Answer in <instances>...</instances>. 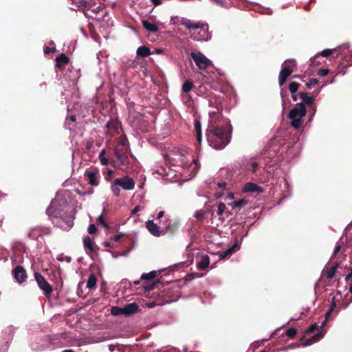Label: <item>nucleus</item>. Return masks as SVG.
<instances>
[{
    "label": "nucleus",
    "instance_id": "nucleus-39",
    "mask_svg": "<svg viewBox=\"0 0 352 352\" xmlns=\"http://www.w3.org/2000/svg\"><path fill=\"white\" fill-rule=\"evenodd\" d=\"M206 214V211L204 210H198L195 211L194 214V217L197 219L198 220L201 221L204 219V215Z\"/></svg>",
    "mask_w": 352,
    "mask_h": 352
},
{
    "label": "nucleus",
    "instance_id": "nucleus-23",
    "mask_svg": "<svg viewBox=\"0 0 352 352\" xmlns=\"http://www.w3.org/2000/svg\"><path fill=\"white\" fill-rule=\"evenodd\" d=\"M56 67L58 68H61L65 65H68L69 58L64 54H61L56 58Z\"/></svg>",
    "mask_w": 352,
    "mask_h": 352
},
{
    "label": "nucleus",
    "instance_id": "nucleus-17",
    "mask_svg": "<svg viewBox=\"0 0 352 352\" xmlns=\"http://www.w3.org/2000/svg\"><path fill=\"white\" fill-rule=\"evenodd\" d=\"M243 191L245 192H258L261 193L263 192V189L252 182L246 183L243 187Z\"/></svg>",
    "mask_w": 352,
    "mask_h": 352
},
{
    "label": "nucleus",
    "instance_id": "nucleus-11",
    "mask_svg": "<svg viewBox=\"0 0 352 352\" xmlns=\"http://www.w3.org/2000/svg\"><path fill=\"white\" fill-rule=\"evenodd\" d=\"M116 184L120 185L125 190H133L135 187L134 180L128 176L116 178Z\"/></svg>",
    "mask_w": 352,
    "mask_h": 352
},
{
    "label": "nucleus",
    "instance_id": "nucleus-8",
    "mask_svg": "<svg viewBox=\"0 0 352 352\" xmlns=\"http://www.w3.org/2000/svg\"><path fill=\"white\" fill-rule=\"evenodd\" d=\"M190 56L199 69H206L212 65L211 60L201 52H192Z\"/></svg>",
    "mask_w": 352,
    "mask_h": 352
},
{
    "label": "nucleus",
    "instance_id": "nucleus-16",
    "mask_svg": "<svg viewBox=\"0 0 352 352\" xmlns=\"http://www.w3.org/2000/svg\"><path fill=\"white\" fill-rule=\"evenodd\" d=\"M217 215L220 219H224L228 218L232 214L228 210L225 204L221 202L217 206Z\"/></svg>",
    "mask_w": 352,
    "mask_h": 352
},
{
    "label": "nucleus",
    "instance_id": "nucleus-37",
    "mask_svg": "<svg viewBox=\"0 0 352 352\" xmlns=\"http://www.w3.org/2000/svg\"><path fill=\"white\" fill-rule=\"evenodd\" d=\"M120 185L116 184V180L115 179L113 183L111 184V189L113 195L116 197L119 196L120 195Z\"/></svg>",
    "mask_w": 352,
    "mask_h": 352
},
{
    "label": "nucleus",
    "instance_id": "nucleus-64",
    "mask_svg": "<svg viewBox=\"0 0 352 352\" xmlns=\"http://www.w3.org/2000/svg\"><path fill=\"white\" fill-rule=\"evenodd\" d=\"M227 197H228V199H234V194H233L232 192H229V193L228 194Z\"/></svg>",
    "mask_w": 352,
    "mask_h": 352
},
{
    "label": "nucleus",
    "instance_id": "nucleus-7",
    "mask_svg": "<svg viewBox=\"0 0 352 352\" xmlns=\"http://www.w3.org/2000/svg\"><path fill=\"white\" fill-rule=\"evenodd\" d=\"M80 77V69H75L72 65H67V71L64 74V79L69 82V87H70L72 90L76 89V85Z\"/></svg>",
    "mask_w": 352,
    "mask_h": 352
},
{
    "label": "nucleus",
    "instance_id": "nucleus-18",
    "mask_svg": "<svg viewBox=\"0 0 352 352\" xmlns=\"http://www.w3.org/2000/svg\"><path fill=\"white\" fill-rule=\"evenodd\" d=\"M83 245L87 254H90L95 251V244L89 236L83 239Z\"/></svg>",
    "mask_w": 352,
    "mask_h": 352
},
{
    "label": "nucleus",
    "instance_id": "nucleus-19",
    "mask_svg": "<svg viewBox=\"0 0 352 352\" xmlns=\"http://www.w3.org/2000/svg\"><path fill=\"white\" fill-rule=\"evenodd\" d=\"M300 97L302 101L298 104H301L302 107L312 106L314 104V98L313 96H308L307 93H300Z\"/></svg>",
    "mask_w": 352,
    "mask_h": 352
},
{
    "label": "nucleus",
    "instance_id": "nucleus-3",
    "mask_svg": "<svg viewBox=\"0 0 352 352\" xmlns=\"http://www.w3.org/2000/svg\"><path fill=\"white\" fill-rule=\"evenodd\" d=\"M179 162L182 164V168L184 169L182 173L186 175V177L189 176L190 178H191L196 174L197 170L199 168V165L197 161L191 155L180 156Z\"/></svg>",
    "mask_w": 352,
    "mask_h": 352
},
{
    "label": "nucleus",
    "instance_id": "nucleus-32",
    "mask_svg": "<svg viewBox=\"0 0 352 352\" xmlns=\"http://www.w3.org/2000/svg\"><path fill=\"white\" fill-rule=\"evenodd\" d=\"M96 277L94 274H90L89 276L88 280L87 282V287L88 289H93L96 287Z\"/></svg>",
    "mask_w": 352,
    "mask_h": 352
},
{
    "label": "nucleus",
    "instance_id": "nucleus-52",
    "mask_svg": "<svg viewBox=\"0 0 352 352\" xmlns=\"http://www.w3.org/2000/svg\"><path fill=\"white\" fill-rule=\"evenodd\" d=\"M232 253V252H228V249L222 252L221 254H220V258L223 259V258H226V257L229 256L230 255H231Z\"/></svg>",
    "mask_w": 352,
    "mask_h": 352
},
{
    "label": "nucleus",
    "instance_id": "nucleus-38",
    "mask_svg": "<svg viewBox=\"0 0 352 352\" xmlns=\"http://www.w3.org/2000/svg\"><path fill=\"white\" fill-rule=\"evenodd\" d=\"M300 85L296 82H292L289 85V89L291 94H294V92H297L298 89Z\"/></svg>",
    "mask_w": 352,
    "mask_h": 352
},
{
    "label": "nucleus",
    "instance_id": "nucleus-40",
    "mask_svg": "<svg viewBox=\"0 0 352 352\" xmlns=\"http://www.w3.org/2000/svg\"><path fill=\"white\" fill-rule=\"evenodd\" d=\"M72 3L78 8H80L82 6L87 5V0H71Z\"/></svg>",
    "mask_w": 352,
    "mask_h": 352
},
{
    "label": "nucleus",
    "instance_id": "nucleus-43",
    "mask_svg": "<svg viewBox=\"0 0 352 352\" xmlns=\"http://www.w3.org/2000/svg\"><path fill=\"white\" fill-rule=\"evenodd\" d=\"M297 333V330L294 328H289L286 331V336L289 338L294 337Z\"/></svg>",
    "mask_w": 352,
    "mask_h": 352
},
{
    "label": "nucleus",
    "instance_id": "nucleus-15",
    "mask_svg": "<svg viewBox=\"0 0 352 352\" xmlns=\"http://www.w3.org/2000/svg\"><path fill=\"white\" fill-rule=\"evenodd\" d=\"M146 226L148 232L154 236H160L162 234L163 232L153 220H148L146 222Z\"/></svg>",
    "mask_w": 352,
    "mask_h": 352
},
{
    "label": "nucleus",
    "instance_id": "nucleus-47",
    "mask_svg": "<svg viewBox=\"0 0 352 352\" xmlns=\"http://www.w3.org/2000/svg\"><path fill=\"white\" fill-rule=\"evenodd\" d=\"M318 83V80L316 78H311L309 80V82L307 83V86L309 88L312 87L313 86L316 85Z\"/></svg>",
    "mask_w": 352,
    "mask_h": 352
},
{
    "label": "nucleus",
    "instance_id": "nucleus-30",
    "mask_svg": "<svg viewBox=\"0 0 352 352\" xmlns=\"http://www.w3.org/2000/svg\"><path fill=\"white\" fill-rule=\"evenodd\" d=\"M194 87L193 82L190 80H186L182 85V91L184 93H188Z\"/></svg>",
    "mask_w": 352,
    "mask_h": 352
},
{
    "label": "nucleus",
    "instance_id": "nucleus-48",
    "mask_svg": "<svg viewBox=\"0 0 352 352\" xmlns=\"http://www.w3.org/2000/svg\"><path fill=\"white\" fill-rule=\"evenodd\" d=\"M328 74H329V70L326 69H320L318 71V74L321 77H324V76H327Z\"/></svg>",
    "mask_w": 352,
    "mask_h": 352
},
{
    "label": "nucleus",
    "instance_id": "nucleus-53",
    "mask_svg": "<svg viewBox=\"0 0 352 352\" xmlns=\"http://www.w3.org/2000/svg\"><path fill=\"white\" fill-rule=\"evenodd\" d=\"M218 188L221 190H225L226 188V186L227 185V183L225 182H219L217 184Z\"/></svg>",
    "mask_w": 352,
    "mask_h": 352
},
{
    "label": "nucleus",
    "instance_id": "nucleus-26",
    "mask_svg": "<svg viewBox=\"0 0 352 352\" xmlns=\"http://www.w3.org/2000/svg\"><path fill=\"white\" fill-rule=\"evenodd\" d=\"M210 264V258L208 256L204 255L201 257V261L197 263V265L199 270L206 269Z\"/></svg>",
    "mask_w": 352,
    "mask_h": 352
},
{
    "label": "nucleus",
    "instance_id": "nucleus-50",
    "mask_svg": "<svg viewBox=\"0 0 352 352\" xmlns=\"http://www.w3.org/2000/svg\"><path fill=\"white\" fill-rule=\"evenodd\" d=\"M97 228L94 224H90L88 227V232L89 234H94L96 232Z\"/></svg>",
    "mask_w": 352,
    "mask_h": 352
},
{
    "label": "nucleus",
    "instance_id": "nucleus-46",
    "mask_svg": "<svg viewBox=\"0 0 352 352\" xmlns=\"http://www.w3.org/2000/svg\"><path fill=\"white\" fill-rule=\"evenodd\" d=\"M155 285H156L155 283H151V284H148V285L144 286V289L145 292H150L155 288Z\"/></svg>",
    "mask_w": 352,
    "mask_h": 352
},
{
    "label": "nucleus",
    "instance_id": "nucleus-33",
    "mask_svg": "<svg viewBox=\"0 0 352 352\" xmlns=\"http://www.w3.org/2000/svg\"><path fill=\"white\" fill-rule=\"evenodd\" d=\"M338 267V264H336L331 267V268L328 270L326 274V277L327 279H331L336 274V272Z\"/></svg>",
    "mask_w": 352,
    "mask_h": 352
},
{
    "label": "nucleus",
    "instance_id": "nucleus-14",
    "mask_svg": "<svg viewBox=\"0 0 352 352\" xmlns=\"http://www.w3.org/2000/svg\"><path fill=\"white\" fill-rule=\"evenodd\" d=\"M12 275H13L14 279L19 283H22L27 278V274H26L25 270H24V268L23 267L19 266V265L16 266L12 270Z\"/></svg>",
    "mask_w": 352,
    "mask_h": 352
},
{
    "label": "nucleus",
    "instance_id": "nucleus-24",
    "mask_svg": "<svg viewBox=\"0 0 352 352\" xmlns=\"http://www.w3.org/2000/svg\"><path fill=\"white\" fill-rule=\"evenodd\" d=\"M142 23L144 28L150 32H157L159 30L158 27L155 24L152 23L147 20H142Z\"/></svg>",
    "mask_w": 352,
    "mask_h": 352
},
{
    "label": "nucleus",
    "instance_id": "nucleus-9",
    "mask_svg": "<svg viewBox=\"0 0 352 352\" xmlns=\"http://www.w3.org/2000/svg\"><path fill=\"white\" fill-rule=\"evenodd\" d=\"M34 278L39 288L43 291L44 295L47 297L50 296L52 292L51 285L46 281L45 278L39 273H34Z\"/></svg>",
    "mask_w": 352,
    "mask_h": 352
},
{
    "label": "nucleus",
    "instance_id": "nucleus-62",
    "mask_svg": "<svg viewBox=\"0 0 352 352\" xmlns=\"http://www.w3.org/2000/svg\"><path fill=\"white\" fill-rule=\"evenodd\" d=\"M140 209V207L139 206H136L131 211V213L133 214H135L138 211H139Z\"/></svg>",
    "mask_w": 352,
    "mask_h": 352
},
{
    "label": "nucleus",
    "instance_id": "nucleus-4",
    "mask_svg": "<svg viewBox=\"0 0 352 352\" xmlns=\"http://www.w3.org/2000/svg\"><path fill=\"white\" fill-rule=\"evenodd\" d=\"M306 113V107H302L301 104H296L288 114V118L291 121V126L295 129H299L302 124V119Z\"/></svg>",
    "mask_w": 352,
    "mask_h": 352
},
{
    "label": "nucleus",
    "instance_id": "nucleus-1",
    "mask_svg": "<svg viewBox=\"0 0 352 352\" xmlns=\"http://www.w3.org/2000/svg\"><path fill=\"white\" fill-rule=\"evenodd\" d=\"M232 126L228 120L222 118L218 108L209 112L206 135L209 145L217 150L225 148L230 142Z\"/></svg>",
    "mask_w": 352,
    "mask_h": 352
},
{
    "label": "nucleus",
    "instance_id": "nucleus-56",
    "mask_svg": "<svg viewBox=\"0 0 352 352\" xmlns=\"http://www.w3.org/2000/svg\"><path fill=\"white\" fill-rule=\"evenodd\" d=\"M250 166L252 171L254 172L258 167V163L256 162H252Z\"/></svg>",
    "mask_w": 352,
    "mask_h": 352
},
{
    "label": "nucleus",
    "instance_id": "nucleus-2",
    "mask_svg": "<svg viewBox=\"0 0 352 352\" xmlns=\"http://www.w3.org/2000/svg\"><path fill=\"white\" fill-rule=\"evenodd\" d=\"M69 195L67 192H57L46 210V213L56 227L69 230L74 226V212L69 211Z\"/></svg>",
    "mask_w": 352,
    "mask_h": 352
},
{
    "label": "nucleus",
    "instance_id": "nucleus-35",
    "mask_svg": "<svg viewBox=\"0 0 352 352\" xmlns=\"http://www.w3.org/2000/svg\"><path fill=\"white\" fill-rule=\"evenodd\" d=\"M111 314L115 316L124 315L123 309L120 307H112L111 309Z\"/></svg>",
    "mask_w": 352,
    "mask_h": 352
},
{
    "label": "nucleus",
    "instance_id": "nucleus-55",
    "mask_svg": "<svg viewBox=\"0 0 352 352\" xmlns=\"http://www.w3.org/2000/svg\"><path fill=\"white\" fill-rule=\"evenodd\" d=\"M291 96L294 101H297L298 99V96H300V94L294 92V94H291Z\"/></svg>",
    "mask_w": 352,
    "mask_h": 352
},
{
    "label": "nucleus",
    "instance_id": "nucleus-57",
    "mask_svg": "<svg viewBox=\"0 0 352 352\" xmlns=\"http://www.w3.org/2000/svg\"><path fill=\"white\" fill-rule=\"evenodd\" d=\"M163 1L164 0H151V3L155 6L162 4Z\"/></svg>",
    "mask_w": 352,
    "mask_h": 352
},
{
    "label": "nucleus",
    "instance_id": "nucleus-10",
    "mask_svg": "<svg viewBox=\"0 0 352 352\" xmlns=\"http://www.w3.org/2000/svg\"><path fill=\"white\" fill-rule=\"evenodd\" d=\"M129 153V146H116L115 148V155L121 164H125L128 162Z\"/></svg>",
    "mask_w": 352,
    "mask_h": 352
},
{
    "label": "nucleus",
    "instance_id": "nucleus-21",
    "mask_svg": "<svg viewBox=\"0 0 352 352\" xmlns=\"http://www.w3.org/2000/svg\"><path fill=\"white\" fill-rule=\"evenodd\" d=\"M194 128L195 131L196 140L200 144L202 140L201 124L199 119L194 120Z\"/></svg>",
    "mask_w": 352,
    "mask_h": 352
},
{
    "label": "nucleus",
    "instance_id": "nucleus-36",
    "mask_svg": "<svg viewBox=\"0 0 352 352\" xmlns=\"http://www.w3.org/2000/svg\"><path fill=\"white\" fill-rule=\"evenodd\" d=\"M99 160L100 161V163L102 165H107L109 163V161L107 158L105 157V150H102L99 153Z\"/></svg>",
    "mask_w": 352,
    "mask_h": 352
},
{
    "label": "nucleus",
    "instance_id": "nucleus-22",
    "mask_svg": "<svg viewBox=\"0 0 352 352\" xmlns=\"http://www.w3.org/2000/svg\"><path fill=\"white\" fill-rule=\"evenodd\" d=\"M181 24L188 30H197L201 28V25L200 23H193L187 19H183Z\"/></svg>",
    "mask_w": 352,
    "mask_h": 352
},
{
    "label": "nucleus",
    "instance_id": "nucleus-42",
    "mask_svg": "<svg viewBox=\"0 0 352 352\" xmlns=\"http://www.w3.org/2000/svg\"><path fill=\"white\" fill-rule=\"evenodd\" d=\"M117 146H129L128 140L126 137H121Z\"/></svg>",
    "mask_w": 352,
    "mask_h": 352
},
{
    "label": "nucleus",
    "instance_id": "nucleus-31",
    "mask_svg": "<svg viewBox=\"0 0 352 352\" xmlns=\"http://www.w3.org/2000/svg\"><path fill=\"white\" fill-rule=\"evenodd\" d=\"M75 122H76V116H67L65 119V126L66 129L71 131L72 129V125L74 124Z\"/></svg>",
    "mask_w": 352,
    "mask_h": 352
},
{
    "label": "nucleus",
    "instance_id": "nucleus-45",
    "mask_svg": "<svg viewBox=\"0 0 352 352\" xmlns=\"http://www.w3.org/2000/svg\"><path fill=\"white\" fill-rule=\"evenodd\" d=\"M240 249V245L238 243H235L231 248L228 249V252L234 253L236 250Z\"/></svg>",
    "mask_w": 352,
    "mask_h": 352
},
{
    "label": "nucleus",
    "instance_id": "nucleus-27",
    "mask_svg": "<svg viewBox=\"0 0 352 352\" xmlns=\"http://www.w3.org/2000/svg\"><path fill=\"white\" fill-rule=\"evenodd\" d=\"M87 5L82 6L81 8H84V13L86 16H88L91 18H95L96 16L94 15H90L87 13L93 7L96 6L95 1L94 0H87Z\"/></svg>",
    "mask_w": 352,
    "mask_h": 352
},
{
    "label": "nucleus",
    "instance_id": "nucleus-61",
    "mask_svg": "<svg viewBox=\"0 0 352 352\" xmlns=\"http://www.w3.org/2000/svg\"><path fill=\"white\" fill-rule=\"evenodd\" d=\"M351 278H352V269L351 270L350 273H349V274L346 276V277H345V280H346V281H348V280H349Z\"/></svg>",
    "mask_w": 352,
    "mask_h": 352
},
{
    "label": "nucleus",
    "instance_id": "nucleus-6",
    "mask_svg": "<svg viewBox=\"0 0 352 352\" xmlns=\"http://www.w3.org/2000/svg\"><path fill=\"white\" fill-rule=\"evenodd\" d=\"M295 66L296 63L294 60H287L282 64L278 76V83L280 87L283 85L287 78L294 72Z\"/></svg>",
    "mask_w": 352,
    "mask_h": 352
},
{
    "label": "nucleus",
    "instance_id": "nucleus-44",
    "mask_svg": "<svg viewBox=\"0 0 352 352\" xmlns=\"http://www.w3.org/2000/svg\"><path fill=\"white\" fill-rule=\"evenodd\" d=\"M333 50H334L331 49H325L320 52V55L323 57H327L328 56L332 54Z\"/></svg>",
    "mask_w": 352,
    "mask_h": 352
},
{
    "label": "nucleus",
    "instance_id": "nucleus-49",
    "mask_svg": "<svg viewBox=\"0 0 352 352\" xmlns=\"http://www.w3.org/2000/svg\"><path fill=\"white\" fill-rule=\"evenodd\" d=\"M97 220H98V221L99 223H101V225H102L103 227H104V228H107L109 227V226H107V224L106 223V222H105V221H104V218H103L102 215L99 216V217H98V219H97Z\"/></svg>",
    "mask_w": 352,
    "mask_h": 352
},
{
    "label": "nucleus",
    "instance_id": "nucleus-51",
    "mask_svg": "<svg viewBox=\"0 0 352 352\" xmlns=\"http://www.w3.org/2000/svg\"><path fill=\"white\" fill-rule=\"evenodd\" d=\"M101 8L102 6L100 5L95 6L89 11H91L94 14H97L101 10Z\"/></svg>",
    "mask_w": 352,
    "mask_h": 352
},
{
    "label": "nucleus",
    "instance_id": "nucleus-20",
    "mask_svg": "<svg viewBox=\"0 0 352 352\" xmlns=\"http://www.w3.org/2000/svg\"><path fill=\"white\" fill-rule=\"evenodd\" d=\"M124 316H130L138 310V305L135 303H129L122 307Z\"/></svg>",
    "mask_w": 352,
    "mask_h": 352
},
{
    "label": "nucleus",
    "instance_id": "nucleus-13",
    "mask_svg": "<svg viewBox=\"0 0 352 352\" xmlns=\"http://www.w3.org/2000/svg\"><path fill=\"white\" fill-rule=\"evenodd\" d=\"M200 30L198 32H193L190 34V37L196 41H208L210 36L207 32V29L201 27Z\"/></svg>",
    "mask_w": 352,
    "mask_h": 352
},
{
    "label": "nucleus",
    "instance_id": "nucleus-34",
    "mask_svg": "<svg viewBox=\"0 0 352 352\" xmlns=\"http://www.w3.org/2000/svg\"><path fill=\"white\" fill-rule=\"evenodd\" d=\"M156 276V272L155 271H151L148 273H144L141 275V279L142 280H151L155 277Z\"/></svg>",
    "mask_w": 352,
    "mask_h": 352
},
{
    "label": "nucleus",
    "instance_id": "nucleus-29",
    "mask_svg": "<svg viewBox=\"0 0 352 352\" xmlns=\"http://www.w3.org/2000/svg\"><path fill=\"white\" fill-rule=\"evenodd\" d=\"M14 332V327L8 326L3 330V334L6 340H10L12 338Z\"/></svg>",
    "mask_w": 352,
    "mask_h": 352
},
{
    "label": "nucleus",
    "instance_id": "nucleus-58",
    "mask_svg": "<svg viewBox=\"0 0 352 352\" xmlns=\"http://www.w3.org/2000/svg\"><path fill=\"white\" fill-rule=\"evenodd\" d=\"M153 52L156 54H162L164 53V50L162 48H156Z\"/></svg>",
    "mask_w": 352,
    "mask_h": 352
},
{
    "label": "nucleus",
    "instance_id": "nucleus-54",
    "mask_svg": "<svg viewBox=\"0 0 352 352\" xmlns=\"http://www.w3.org/2000/svg\"><path fill=\"white\" fill-rule=\"evenodd\" d=\"M340 249H341V246H340V245H337L335 247L334 250H333L332 256H336V255L339 252V251L340 250Z\"/></svg>",
    "mask_w": 352,
    "mask_h": 352
},
{
    "label": "nucleus",
    "instance_id": "nucleus-5",
    "mask_svg": "<svg viewBox=\"0 0 352 352\" xmlns=\"http://www.w3.org/2000/svg\"><path fill=\"white\" fill-rule=\"evenodd\" d=\"M336 307V302L335 300V297H333L331 298V303L330 308L327 311V312L325 314V319L323 320V322L320 324V330L318 333L314 335L311 338H308L305 342V346H309L311 345L315 342H317L320 340H321L324 336L325 335V330L324 329V326L326 325V323L327 320H329L331 312L334 310V309Z\"/></svg>",
    "mask_w": 352,
    "mask_h": 352
},
{
    "label": "nucleus",
    "instance_id": "nucleus-41",
    "mask_svg": "<svg viewBox=\"0 0 352 352\" xmlns=\"http://www.w3.org/2000/svg\"><path fill=\"white\" fill-rule=\"evenodd\" d=\"M318 328V325L316 323H314L308 328V329L306 331V333H314ZM320 330V326L319 327L318 333H319ZM316 334H317V333H316ZM314 335H316V333Z\"/></svg>",
    "mask_w": 352,
    "mask_h": 352
},
{
    "label": "nucleus",
    "instance_id": "nucleus-63",
    "mask_svg": "<svg viewBox=\"0 0 352 352\" xmlns=\"http://www.w3.org/2000/svg\"><path fill=\"white\" fill-rule=\"evenodd\" d=\"M164 211H160L157 213L156 218L157 219H160V218H162L164 216Z\"/></svg>",
    "mask_w": 352,
    "mask_h": 352
},
{
    "label": "nucleus",
    "instance_id": "nucleus-28",
    "mask_svg": "<svg viewBox=\"0 0 352 352\" xmlns=\"http://www.w3.org/2000/svg\"><path fill=\"white\" fill-rule=\"evenodd\" d=\"M136 53L138 56L141 57H146L151 54L150 49L144 45L139 47L136 51Z\"/></svg>",
    "mask_w": 352,
    "mask_h": 352
},
{
    "label": "nucleus",
    "instance_id": "nucleus-60",
    "mask_svg": "<svg viewBox=\"0 0 352 352\" xmlns=\"http://www.w3.org/2000/svg\"><path fill=\"white\" fill-rule=\"evenodd\" d=\"M54 51V49H51L49 47H46L45 49H44V52L45 54H50V52H52Z\"/></svg>",
    "mask_w": 352,
    "mask_h": 352
},
{
    "label": "nucleus",
    "instance_id": "nucleus-12",
    "mask_svg": "<svg viewBox=\"0 0 352 352\" xmlns=\"http://www.w3.org/2000/svg\"><path fill=\"white\" fill-rule=\"evenodd\" d=\"M85 177L89 184L94 186H97L99 184L100 175L97 170H90L85 173Z\"/></svg>",
    "mask_w": 352,
    "mask_h": 352
},
{
    "label": "nucleus",
    "instance_id": "nucleus-59",
    "mask_svg": "<svg viewBox=\"0 0 352 352\" xmlns=\"http://www.w3.org/2000/svg\"><path fill=\"white\" fill-rule=\"evenodd\" d=\"M28 236L30 238L32 239H36L37 237H38V235L35 234L33 231L32 232H30L29 234H28Z\"/></svg>",
    "mask_w": 352,
    "mask_h": 352
},
{
    "label": "nucleus",
    "instance_id": "nucleus-25",
    "mask_svg": "<svg viewBox=\"0 0 352 352\" xmlns=\"http://www.w3.org/2000/svg\"><path fill=\"white\" fill-rule=\"evenodd\" d=\"M248 204V201L244 199H240L236 201H234L232 203H229L228 206H230L232 209L235 208H241L245 206Z\"/></svg>",
    "mask_w": 352,
    "mask_h": 352
}]
</instances>
